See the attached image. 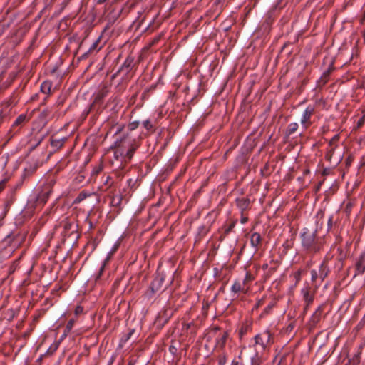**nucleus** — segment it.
Here are the masks:
<instances>
[{
	"mask_svg": "<svg viewBox=\"0 0 365 365\" xmlns=\"http://www.w3.org/2000/svg\"><path fill=\"white\" fill-rule=\"evenodd\" d=\"M10 242H11V240H10V237H9V236H8V237H7L4 240V243H6V244L9 243Z\"/></svg>",
	"mask_w": 365,
	"mask_h": 365,
	"instance_id": "obj_47",
	"label": "nucleus"
},
{
	"mask_svg": "<svg viewBox=\"0 0 365 365\" xmlns=\"http://www.w3.org/2000/svg\"><path fill=\"white\" fill-rule=\"evenodd\" d=\"M231 365H243L242 363H240L238 361H233L232 362V364Z\"/></svg>",
	"mask_w": 365,
	"mask_h": 365,
	"instance_id": "obj_49",
	"label": "nucleus"
},
{
	"mask_svg": "<svg viewBox=\"0 0 365 365\" xmlns=\"http://www.w3.org/2000/svg\"><path fill=\"white\" fill-rule=\"evenodd\" d=\"M51 88V83L48 81L43 82L41 86V91L45 94L50 93Z\"/></svg>",
	"mask_w": 365,
	"mask_h": 365,
	"instance_id": "obj_20",
	"label": "nucleus"
},
{
	"mask_svg": "<svg viewBox=\"0 0 365 365\" xmlns=\"http://www.w3.org/2000/svg\"><path fill=\"white\" fill-rule=\"evenodd\" d=\"M78 225L75 222H65L63 223V232L66 236H71L75 235L78 237L77 234Z\"/></svg>",
	"mask_w": 365,
	"mask_h": 365,
	"instance_id": "obj_7",
	"label": "nucleus"
},
{
	"mask_svg": "<svg viewBox=\"0 0 365 365\" xmlns=\"http://www.w3.org/2000/svg\"><path fill=\"white\" fill-rule=\"evenodd\" d=\"M214 272H215V274L217 275L219 272V270L217 268H214Z\"/></svg>",
	"mask_w": 365,
	"mask_h": 365,
	"instance_id": "obj_52",
	"label": "nucleus"
},
{
	"mask_svg": "<svg viewBox=\"0 0 365 365\" xmlns=\"http://www.w3.org/2000/svg\"><path fill=\"white\" fill-rule=\"evenodd\" d=\"M114 154L116 159L118 158L119 155L124 156V153L123 151H120V150H116Z\"/></svg>",
	"mask_w": 365,
	"mask_h": 365,
	"instance_id": "obj_42",
	"label": "nucleus"
},
{
	"mask_svg": "<svg viewBox=\"0 0 365 365\" xmlns=\"http://www.w3.org/2000/svg\"><path fill=\"white\" fill-rule=\"evenodd\" d=\"M309 307H307V304H305V305H304V312H306L308 310Z\"/></svg>",
	"mask_w": 365,
	"mask_h": 365,
	"instance_id": "obj_53",
	"label": "nucleus"
},
{
	"mask_svg": "<svg viewBox=\"0 0 365 365\" xmlns=\"http://www.w3.org/2000/svg\"><path fill=\"white\" fill-rule=\"evenodd\" d=\"M88 195L85 192H81L74 200V203H80L84 200Z\"/></svg>",
	"mask_w": 365,
	"mask_h": 365,
	"instance_id": "obj_25",
	"label": "nucleus"
},
{
	"mask_svg": "<svg viewBox=\"0 0 365 365\" xmlns=\"http://www.w3.org/2000/svg\"><path fill=\"white\" fill-rule=\"evenodd\" d=\"M365 122V116L361 117L357 122V128H361L364 125Z\"/></svg>",
	"mask_w": 365,
	"mask_h": 365,
	"instance_id": "obj_38",
	"label": "nucleus"
},
{
	"mask_svg": "<svg viewBox=\"0 0 365 365\" xmlns=\"http://www.w3.org/2000/svg\"><path fill=\"white\" fill-rule=\"evenodd\" d=\"M262 356V355H257V353L255 352V356L252 358V365H259V359Z\"/></svg>",
	"mask_w": 365,
	"mask_h": 365,
	"instance_id": "obj_31",
	"label": "nucleus"
},
{
	"mask_svg": "<svg viewBox=\"0 0 365 365\" xmlns=\"http://www.w3.org/2000/svg\"><path fill=\"white\" fill-rule=\"evenodd\" d=\"M242 289L241 284L239 282H235L231 287V292L234 294H237L240 292Z\"/></svg>",
	"mask_w": 365,
	"mask_h": 365,
	"instance_id": "obj_26",
	"label": "nucleus"
},
{
	"mask_svg": "<svg viewBox=\"0 0 365 365\" xmlns=\"http://www.w3.org/2000/svg\"><path fill=\"white\" fill-rule=\"evenodd\" d=\"M334 224L335 222L334 220V216L330 215L327 220V232H331L334 231Z\"/></svg>",
	"mask_w": 365,
	"mask_h": 365,
	"instance_id": "obj_19",
	"label": "nucleus"
},
{
	"mask_svg": "<svg viewBox=\"0 0 365 365\" xmlns=\"http://www.w3.org/2000/svg\"><path fill=\"white\" fill-rule=\"evenodd\" d=\"M365 272V253H363L360 255L358 259L356 266H355V274L354 277L356 275L363 274Z\"/></svg>",
	"mask_w": 365,
	"mask_h": 365,
	"instance_id": "obj_8",
	"label": "nucleus"
},
{
	"mask_svg": "<svg viewBox=\"0 0 365 365\" xmlns=\"http://www.w3.org/2000/svg\"><path fill=\"white\" fill-rule=\"evenodd\" d=\"M298 124L297 123H290L287 129V134L290 135L294 134L298 129Z\"/></svg>",
	"mask_w": 365,
	"mask_h": 365,
	"instance_id": "obj_22",
	"label": "nucleus"
},
{
	"mask_svg": "<svg viewBox=\"0 0 365 365\" xmlns=\"http://www.w3.org/2000/svg\"><path fill=\"white\" fill-rule=\"evenodd\" d=\"M26 116L25 115H20L14 122L10 132L13 133V135L16 134L21 128V126L26 122Z\"/></svg>",
	"mask_w": 365,
	"mask_h": 365,
	"instance_id": "obj_10",
	"label": "nucleus"
},
{
	"mask_svg": "<svg viewBox=\"0 0 365 365\" xmlns=\"http://www.w3.org/2000/svg\"><path fill=\"white\" fill-rule=\"evenodd\" d=\"M319 278V272H317L315 269L311 270V279L313 282H315L317 279Z\"/></svg>",
	"mask_w": 365,
	"mask_h": 365,
	"instance_id": "obj_30",
	"label": "nucleus"
},
{
	"mask_svg": "<svg viewBox=\"0 0 365 365\" xmlns=\"http://www.w3.org/2000/svg\"><path fill=\"white\" fill-rule=\"evenodd\" d=\"M129 145H130V148L124 153L125 160H130L132 159L135 150L140 146V143L137 139L133 138L130 141Z\"/></svg>",
	"mask_w": 365,
	"mask_h": 365,
	"instance_id": "obj_6",
	"label": "nucleus"
},
{
	"mask_svg": "<svg viewBox=\"0 0 365 365\" xmlns=\"http://www.w3.org/2000/svg\"><path fill=\"white\" fill-rule=\"evenodd\" d=\"M325 305L322 304L318 307L310 318V323L312 326H316L321 320L322 314L324 311Z\"/></svg>",
	"mask_w": 365,
	"mask_h": 365,
	"instance_id": "obj_9",
	"label": "nucleus"
},
{
	"mask_svg": "<svg viewBox=\"0 0 365 365\" xmlns=\"http://www.w3.org/2000/svg\"><path fill=\"white\" fill-rule=\"evenodd\" d=\"M174 349H175L173 346H170V351L172 352L173 351H174Z\"/></svg>",
	"mask_w": 365,
	"mask_h": 365,
	"instance_id": "obj_55",
	"label": "nucleus"
},
{
	"mask_svg": "<svg viewBox=\"0 0 365 365\" xmlns=\"http://www.w3.org/2000/svg\"><path fill=\"white\" fill-rule=\"evenodd\" d=\"M133 67V60L128 58L118 71L117 74L121 72H124L125 74H128L131 71Z\"/></svg>",
	"mask_w": 365,
	"mask_h": 365,
	"instance_id": "obj_13",
	"label": "nucleus"
},
{
	"mask_svg": "<svg viewBox=\"0 0 365 365\" xmlns=\"http://www.w3.org/2000/svg\"><path fill=\"white\" fill-rule=\"evenodd\" d=\"M264 304V299H259L257 303L255 304V309H257L258 307H259L260 306H262V304Z\"/></svg>",
	"mask_w": 365,
	"mask_h": 365,
	"instance_id": "obj_45",
	"label": "nucleus"
},
{
	"mask_svg": "<svg viewBox=\"0 0 365 365\" xmlns=\"http://www.w3.org/2000/svg\"><path fill=\"white\" fill-rule=\"evenodd\" d=\"M359 361V355H355L354 357L353 358V361L352 363L354 364H358Z\"/></svg>",
	"mask_w": 365,
	"mask_h": 365,
	"instance_id": "obj_46",
	"label": "nucleus"
},
{
	"mask_svg": "<svg viewBox=\"0 0 365 365\" xmlns=\"http://www.w3.org/2000/svg\"><path fill=\"white\" fill-rule=\"evenodd\" d=\"M227 337V332L224 331L222 334H221L217 339L215 347L217 349L222 350L226 344Z\"/></svg>",
	"mask_w": 365,
	"mask_h": 365,
	"instance_id": "obj_14",
	"label": "nucleus"
},
{
	"mask_svg": "<svg viewBox=\"0 0 365 365\" xmlns=\"http://www.w3.org/2000/svg\"><path fill=\"white\" fill-rule=\"evenodd\" d=\"M332 68L330 67L323 73L321 78L318 80V84L319 86H323L327 83Z\"/></svg>",
	"mask_w": 365,
	"mask_h": 365,
	"instance_id": "obj_18",
	"label": "nucleus"
},
{
	"mask_svg": "<svg viewBox=\"0 0 365 365\" xmlns=\"http://www.w3.org/2000/svg\"><path fill=\"white\" fill-rule=\"evenodd\" d=\"M183 327L186 330H190L192 334H195L197 329V325L194 322L185 323Z\"/></svg>",
	"mask_w": 365,
	"mask_h": 365,
	"instance_id": "obj_21",
	"label": "nucleus"
},
{
	"mask_svg": "<svg viewBox=\"0 0 365 365\" xmlns=\"http://www.w3.org/2000/svg\"><path fill=\"white\" fill-rule=\"evenodd\" d=\"M334 153V148H331L326 153L325 155V159L328 161H330Z\"/></svg>",
	"mask_w": 365,
	"mask_h": 365,
	"instance_id": "obj_34",
	"label": "nucleus"
},
{
	"mask_svg": "<svg viewBox=\"0 0 365 365\" xmlns=\"http://www.w3.org/2000/svg\"><path fill=\"white\" fill-rule=\"evenodd\" d=\"M138 122H133L129 125L130 130H135L138 126Z\"/></svg>",
	"mask_w": 365,
	"mask_h": 365,
	"instance_id": "obj_43",
	"label": "nucleus"
},
{
	"mask_svg": "<svg viewBox=\"0 0 365 365\" xmlns=\"http://www.w3.org/2000/svg\"><path fill=\"white\" fill-rule=\"evenodd\" d=\"M262 242V237L258 232H253L250 236V244L255 251H257Z\"/></svg>",
	"mask_w": 365,
	"mask_h": 365,
	"instance_id": "obj_11",
	"label": "nucleus"
},
{
	"mask_svg": "<svg viewBox=\"0 0 365 365\" xmlns=\"http://www.w3.org/2000/svg\"><path fill=\"white\" fill-rule=\"evenodd\" d=\"M302 295L307 307H309L314 301V294L310 292L309 287H304L301 290Z\"/></svg>",
	"mask_w": 365,
	"mask_h": 365,
	"instance_id": "obj_12",
	"label": "nucleus"
},
{
	"mask_svg": "<svg viewBox=\"0 0 365 365\" xmlns=\"http://www.w3.org/2000/svg\"><path fill=\"white\" fill-rule=\"evenodd\" d=\"M55 184V179L48 177L44 184L29 196L28 207L33 209L42 207L47 202Z\"/></svg>",
	"mask_w": 365,
	"mask_h": 365,
	"instance_id": "obj_2",
	"label": "nucleus"
},
{
	"mask_svg": "<svg viewBox=\"0 0 365 365\" xmlns=\"http://www.w3.org/2000/svg\"><path fill=\"white\" fill-rule=\"evenodd\" d=\"M174 349H175L173 346H170V351L172 352L173 351H174Z\"/></svg>",
	"mask_w": 365,
	"mask_h": 365,
	"instance_id": "obj_54",
	"label": "nucleus"
},
{
	"mask_svg": "<svg viewBox=\"0 0 365 365\" xmlns=\"http://www.w3.org/2000/svg\"><path fill=\"white\" fill-rule=\"evenodd\" d=\"M112 183H113V181H112L111 178L109 175H107L104 180V184H105V185L107 186V187L106 189L110 187L111 186Z\"/></svg>",
	"mask_w": 365,
	"mask_h": 365,
	"instance_id": "obj_35",
	"label": "nucleus"
},
{
	"mask_svg": "<svg viewBox=\"0 0 365 365\" xmlns=\"http://www.w3.org/2000/svg\"><path fill=\"white\" fill-rule=\"evenodd\" d=\"M253 279H254L253 276L250 272H247L245 274V277L243 280V284H245L248 283L249 282L252 281Z\"/></svg>",
	"mask_w": 365,
	"mask_h": 365,
	"instance_id": "obj_33",
	"label": "nucleus"
},
{
	"mask_svg": "<svg viewBox=\"0 0 365 365\" xmlns=\"http://www.w3.org/2000/svg\"><path fill=\"white\" fill-rule=\"evenodd\" d=\"M237 206L240 209L241 212H243L245 210L248 209L250 200L248 198H241L236 200Z\"/></svg>",
	"mask_w": 365,
	"mask_h": 365,
	"instance_id": "obj_17",
	"label": "nucleus"
},
{
	"mask_svg": "<svg viewBox=\"0 0 365 365\" xmlns=\"http://www.w3.org/2000/svg\"><path fill=\"white\" fill-rule=\"evenodd\" d=\"M363 38H364V41H365V30L363 32Z\"/></svg>",
	"mask_w": 365,
	"mask_h": 365,
	"instance_id": "obj_56",
	"label": "nucleus"
},
{
	"mask_svg": "<svg viewBox=\"0 0 365 365\" xmlns=\"http://www.w3.org/2000/svg\"><path fill=\"white\" fill-rule=\"evenodd\" d=\"M301 274L302 272L300 270H298L294 273V278L295 279L297 283L299 282L301 279Z\"/></svg>",
	"mask_w": 365,
	"mask_h": 365,
	"instance_id": "obj_36",
	"label": "nucleus"
},
{
	"mask_svg": "<svg viewBox=\"0 0 365 365\" xmlns=\"http://www.w3.org/2000/svg\"><path fill=\"white\" fill-rule=\"evenodd\" d=\"M248 220V218L243 215V212H242L240 222L242 224H245Z\"/></svg>",
	"mask_w": 365,
	"mask_h": 365,
	"instance_id": "obj_44",
	"label": "nucleus"
},
{
	"mask_svg": "<svg viewBox=\"0 0 365 365\" xmlns=\"http://www.w3.org/2000/svg\"><path fill=\"white\" fill-rule=\"evenodd\" d=\"M274 303H271V304H269V305H267V306L264 308V311L262 312V313L261 314V317H263V316H264V315H266V314H268L271 312V310L272 309V308L274 307Z\"/></svg>",
	"mask_w": 365,
	"mask_h": 365,
	"instance_id": "obj_29",
	"label": "nucleus"
},
{
	"mask_svg": "<svg viewBox=\"0 0 365 365\" xmlns=\"http://www.w3.org/2000/svg\"><path fill=\"white\" fill-rule=\"evenodd\" d=\"M314 113V108L313 106L309 105L302 113L300 123L305 128L309 126L312 123L311 118Z\"/></svg>",
	"mask_w": 365,
	"mask_h": 365,
	"instance_id": "obj_4",
	"label": "nucleus"
},
{
	"mask_svg": "<svg viewBox=\"0 0 365 365\" xmlns=\"http://www.w3.org/2000/svg\"><path fill=\"white\" fill-rule=\"evenodd\" d=\"M143 127L148 130L150 132H154V125L152 123V122L150 120H146L143 122Z\"/></svg>",
	"mask_w": 365,
	"mask_h": 365,
	"instance_id": "obj_24",
	"label": "nucleus"
},
{
	"mask_svg": "<svg viewBox=\"0 0 365 365\" xmlns=\"http://www.w3.org/2000/svg\"><path fill=\"white\" fill-rule=\"evenodd\" d=\"M108 93V91L106 89H103L102 91H101L97 96H96V100L97 101H101V99H103Z\"/></svg>",
	"mask_w": 365,
	"mask_h": 365,
	"instance_id": "obj_32",
	"label": "nucleus"
},
{
	"mask_svg": "<svg viewBox=\"0 0 365 365\" xmlns=\"http://www.w3.org/2000/svg\"><path fill=\"white\" fill-rule=\"evenodd\" d=\"M322 174H323V175H327V174H328V170H327V169H324V170H323Z\"/></svg>",
	"mask_w": 365,
	"mask_h": 365,
	"instance_id": "obj_51",
	"label": "nucleus"
},
{
	"mask_svg": "<svg viewBox=\"0 0 365 365\" xmlns=\"http://www.w3.org/2000/svg\"><path fill=\"white\" fill-rule=\"evenodd\" d=\"M101 170V168H99L98 170H96V173H98V172H100Z\"/></svg>",
	"mask_w": 365,
	"mask_h": 365,
	"instance_id": "obj_58",
	"label": "nucleus"
},
{
	"mask_svg": "<svg viewBox=\"0 0 365 365\" xmlns=\"http://www.w3.org/2000/svg\"><path fill=\"white\" fill-rule=\"evenodd\" d=\"M122 200L121 196H114L111 199V205L115 207H118L120 205Z\"/></svg>",
	"mask_w": 365,
	"mask_h": 365,
	"instance_id": "obj_27",
	"label": "nucleus"
},
{
	"mask_svg": "<svg viewBox=\"0 0 365 365\" xmlns=\"http://www.w3.org/2000/svg\"><path fill=\"white\" fill-rule=\"evenodd\" d=\"M26 172H27V170H25V173L23 175V178H24L26 177Z\"/></svg>",
	"mask_w": 365,
	"mask_h": 365,
	"instance_id": "obj_57",
	"label": "nucleus"
},
{
	"mask_svg": "<svg viewBox=\"0 0 365 365\" xmlns=\"http://www.w3.org/2000/svg\"><path fill=\"white\" fill-rule=\"evenodd\" d=\"M217 362L219 365H225L227 362V354L222 351L217 356Z\"/></svg>",
	"mask_w": 365,
	"mask_h": 365,
	"instance_id": "obj_23",
	"label": "nucleus"
},
{
	"mask_svg": "<svg viewBox=\"0 0 365 365\" xmlns=\"http://www.w3.org/2000/svg\"><path fill=\"white\" fill-rule=\"evenodd\" d=\"M104 267L105 265H102L99 269V272H98V274H97L96 277V281H97L98 279H100L101 274H103V271H104Z\"/></svg>",
	"mask_w": 365,
	"mask_h": 365,
	"instance_id": "obj_39",
	"label": "nucleus"
},
{
	"mask_svg": "<svg viewBox=\"0 0 365 365\" xmlns=\"http://www.w3.org/2000/svg\"><path fill=\"white\" fill-rule=\"evenodd\" d=\"M4 187V182H0V192L3 190Z\"/></svg>",
	"mask_w": 365,
	"mask_h": 365,
	"instance_id": "obj_48",
	"label": "nucleus"
},
{
	"mask_svg": "<svg viewBox=\"0 0 365 365\" xmlns=\"http://www.w3.org/2000/svg\"><path fill=\"white\" fill-rule=\"evenodd\" d=\"M107 0H98V4H102L105 3Z\"/></svg>",
	"mask_w": 365,
	"mask_h": 365,
	"instance_id": "obj_50",
	"label": "nucleus"
},
{
	"mask_svg": "<svg viewBox=\"0 0 365 365\" xmlns=\"http://www.w3.org/2000/svg\"><path fill=\"white\" fill-rule=\"evenodd\" d=\"M1 34H2V31H0V36H1Z\"/></svg>",
	"mask_w": 365,
	"mask_h": 365,
	"instance_id": "obj_60",
	"label": "nucleus"
},
{
	"mask_svg": "<svg viewBox=\"0 0 365 365\" xmlns=\"http://www.w3.org/2000/svg\"><path fill=\"white\" fill-rule=\"evenodd\" d=\"M75 322H76L75 319H71L68 322V323H67V324L66 326L65 332H66V333L69 332L72 329V328L73 327V325H74Z\"/></svg>",
	"mask_w": 365,
	"mask_h": 365,
	"instance_id": "obj_28",
	"label": "nucleus"
},
{
	"mask_svg": "<svg viewBox=\"0 0 365 365\" xmlns=\"http://www.w3.org/2000/svg\"><path fill=\"white\" fill-rule=\"evenodd\" d=\"M253 345L257 355H262L273 343V336L269 331H265L254 337Z\"/></svg>",
	"mask_w": 365,
	"mask_h": 365,
	"instance_id": "obj_3",
	"label": "nucleus"
},
{
	"mask_svg": "<svg viewBox=\"0 0 365 365\" xmlns=\"http://www.w3.org/2000/svg\"><path fill=\"white\" fill-rule=\"evenodd\" d=\"M235 226V222H232L229 226L225 230V232L227 234L228 232H230L233 228Z\"/></svg>",
	"mask_w": 365,
	"mask_h": 365,
	"instance_id": "obj_41",
	"label": "nucleus"
},
{
	"mask_svg": "<svg viewBox=\"0 0 365 365\" xmlns=\"http://www.w3.org/2000/svg\"><path fill=\"white\" fill-rule=\"evenodd\" d=\"M98 43H99V39H98L97 41H96L93 44L92 46L90 47L88 51L89 52H91L96 49H97V47L98 46Z\"/></svg>",
	"mask_w": 365,
	"mask_h": 365,
	"instance_id": "obj_37",
	"label": "nucleus"
},
{
	"mask_svg": "<svg viewBox=\"0 0 365 365\" xmlns=\"http://www.w3.org/2000/svg\"><path fill=\"white\" fill-rule=\"evenodd\" d=\"M324 212L319 210L315 216V227L311 230L303 227L300 232L302 247L307 255L313 257L320 254L325 244L324 237L318 236L323 227Z\"/></svg>",
	"mask_w": 365,
	"mask_h": 365,
	"instance_id": "obj_1",
	"label": "nucleus"
},
{
	"mask_svg": "<svg viewBox=\"0 0 365 365\" xmlns=\"http://www.w3.org/2000/svg\"><path fill=\"white\" fill-rule=\"evenodd\" d=\"M66 141L67 138L65 137L59 139H52L51 142V145L53 148V150L56 151L61 148Z\"/></svg>",
	"mask_w": 365,
	"mask_h": 365,
	"instance_id": "obj_16",
	"label": "nucleus"
},
{
	"mask_svg": "<svg viewBox=\"0 0 365 365\" xmlns=\"http://www.w3.org/2000/svg\"><path fill=\"white\" fill-rule=\"evenodd\" d=\"M165 280V276L163 274L158 275L151 282L149 292L151 294H155L160 289Z\"/></svg>",
	"mask_w": 365,
	"mask_h": 365,
	"instance_id": "obj_5",
	"label": "nucleus"
},
{
	"mask_svg": "<svg viewBox=\"0 0 365 365\" xmlns=\"http://www.w3.org/2000/svg\"><path fill=\"white\" fill-rule=\"evenodd\" d=\"M336 240H340L341 239H340V237H338V236H337V237H336Z\"/></svg>",
	"mask_w": 365,
	"mask_h": 365,
	"instance_id": "obj_59",
	"label": "nucleus"
},
{
	"mask_svg": "<svg viewBox=\"0 0 365 365\" xmlns=\"http://www.w3.org/2000/svg\"><path fill=\"white\" fill-rule=\"evenodd\" d=\"M329 272L330 270L327 266V263L324 261L321 264L319 269V276L321 281H323L328 276Z\"/></svg>",
	"mask_w": 365,
	"mask_h": 365,
	"instance_id": "obj_15",
	"label": "nucleus"
},
{
	"mask_svg": "<svg viewBox=\"0 0 365 365\" xmlns=\"http://www.w3.org/2000/svg\"><path fill=\"white\" fill-rule=\"evenodd\" d=\"M110 102H112V103H115V105H117V104H118V103H119V100H118V97H117V96H113V97H111V98H110V100H109V101H108V103H109Z\"/></svg>",
	"mask_w": 365,
	"mask_h": 365,
	"instance_id": "obj_40",
	"label": "nucleus"
}]
</instances>
